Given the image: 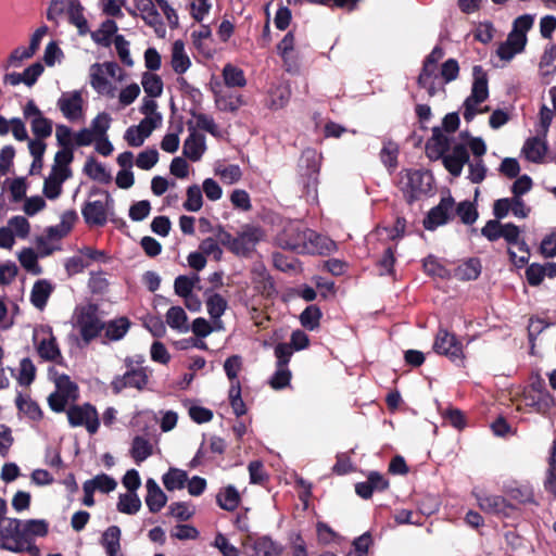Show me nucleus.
Here are the masks:
<instances>
[{"mask_svg": "<svg viewBox=\"0 0 556 556\" xmlns=\"http://www.w3.org/2000/svg\"><path fill=\"white\" fill-rule=\"evenodd\" d=\"M38 253L33 249H24L18 254L21 265L31 275H39L41 268L38 265Z\"/></svg>", "mask_w": 556, "mask_h": 556, "instance_id": "8fccbe9b", "label": "nucleus"}, {"mask_svg": "<svg viewBox=\"0 0 556 556\" xmlns=\"http://www.w3.org/2000/svg\"><path fill=\"white\" fill-rule=\"evenodd\" d=\"M125 72L115 62L94 63L89 68V77L91 87L103 97L113 99L116 97V88L108 79L115 78L123 81Z\"/></svg>", "mask_w": 556, "mask_h": 556, "instance_id": "7ed1b4c3", "label": "nucleus"}, {"mask_svg": "<svg viewBox=\"0 0 556 556\" xmlns=\"http://www.w3.org/2000/svg\"><path fill=\"white\" fill-rule=\"evenodd\" d=\"M241 497L233 485L223 488L216 495L217 505L227 511H233L240 505Z\"/></svg>", "mask_w": 556, "mask_h": 556, "instance_id": "c756f323", "label": "nucleus"}, {"mask_svg": "<svg viewBox=\"0 0 556 556\" xmlns=\"http://www.w3.org/2000/svg\"><path fill=\"white\" fill-rule=\"evenodd\" d=\"M192 65L191 59L182 40H176L170 48V66L178 74H185Z\"/></svg>", "mask_w": 556, "mask_h": 556, "instance_id": "bb28decb", "label": "nucleus"}, {"mask_svg": "<svg viewBox=\"0 0 556 556\" xmlns=\"http://www.w3.org/2000/svg\"><path fill=\"white\" fill-rule=\"evenodd\" d=\"M443 55V49L434 47L431 53L426 58L422 70L418 76V85L427 89L430 97L434 96L439 88L442 89L441 77L438 74V63Z\"/></svg>", "mask_w": 556, "mask_h": 556, "instance_id": "423d86ee", "label": "nucleus"}, {"mask_svg": "<svg viewBox=\"0 0 556 556\" xmlns=\"http://www.w3.org/2000/svg\"><path fill=\"white\" fill-rule=\"evenodd\" d=\"M522 153L531 162H541L546 153V144L540 138H530L525 142Z\"/></svg>", "mask_w": 556, "mask_h": 556, "instance_id": "e433bc0d", "label": "nucleus"}, {"mask_svg": "<svg viewBox=\"0 0 556 556\" xmlns=\"http://www.w3.org/2000/svg\"><path fill=\"white\" fill-rule=\"evenodd\" d=\"M190 132L184 142L182 154L192 162L201 160L206 150L205 137L195 128H189Z\"/></svg>", "mask_w": 556, "mask_h": 556, "instance_id": "b1692460", "label": "nucleus"}, {"mask_svg": "<svg viewBox=\"0 0 556 556\" xmlns=\"http://www.w3.org/2000/svg\"><path fill=\"white\" fill-rule=\"evenodd\" d=\"M323 313L316 305H308L300 315L301 325L309 330L314 331L319 328Z\"/></svg>", "mask_w": 556, "mask_h": 556, "instance_id": "79ce46f5", "label": "nucleus"}, {"mask_svg": "<svg viewBox=\"0 0 556 556\" xmlns=\"http://www.w3.org/2000/svg\"><path fill=\"white\" fill-rule=\"evenodd\" d=\"M66 415L71 427H85L90 434L98 432L100 419L98 410L92 404L71 405L66 410Z\"/></svg>", "mask_w": 556, "mask_h": 556, "instance_id": "6e6552de", "label": "nucleus"}, {"mask_svg": "<svg viewBox=\"0 0 556 556\" xmlns=\"http://www.w3.org/2000/svg\"><path fill=\"white\" fill-rule=\"evenodd\" d=\"M227 305V301L220 294L213 293L208 295L206 300V308L215 325L220 324L219 318L225 313Z\"/></svg>", "mask_w": 556, "mask_h": 556, "instance_id": "37998d69", "label": "nucleus"}, {"mask_svg": "<svg viewBox=\"0 0 556 556\" xmlns=\"http://www.w3.org/2000/svg\"><path fill=\"white\" fill-rule=\"evenodd\" d=\"M291 377L292 374L288 367H276L268 383L274 390H282L290 384Z\"/></svg>", "mask_w": 556, "mask_h": 556, "instance_id": "e2e57ef3", "label": "nucleus"}, {"mask_svg": "<svg viewBox=\"0 0 556 556\" xmlns=\"http://www.w3.org/2000/svg\"><path fill=\"white\" fill-rule=\"evenodd\" d=\"M99 308L96 304H88L77 308L76 327L86 344L94 340L105 327L99 317Z\"/></svg>", "mask_w": 556, "mask_h": 556, "instance_id": "39448f33", "label": "nucleus"}, {"mask_svg": "<svg viewBox=\"0 0 556 556\" xmlns=\"http://www.w3.org/2000/svg\"><path fill=\"white\" fill-rule=\"evenodd\" d=\"M137 9L141 12L146 23L152 26L160 37H164L166 29L154 2L152 0H137Z\"/></svg>", "mask_w": 556, "mask_h": 556, "instance_id": "a878e982", "label": "nucleus"}, {"mask_svg": "<svg viewBox=\"0 0 556 556\" xmlns=\"http://www.w3.org/2000/svg\"><path fill=\"white\" fill-rule=\"evenodd\" d=\"M52 291L53 287L49 283L48 280H36L31 289L30 302L35 307L42 309L46 306Z\"/></svg>", "mask_w": 556, "mask_h": 556, "instance_id": "72a5a7b5", "label": "nucleus"}, {"mask_svg": "<svg viewBox=\"0 0 556 556\" xmlns=\"http://www.w3.org/2000/svg\"><path fill=\"white\" fill-rule=\"evenodd\" d=\"M530 211L522 198L516 195L498 199L493 204V214L497 219L505 218L509 212L517 218H526Z\"/></svg>", "mask_w": 556, "mask_h": 556, "instance_id": "6ab92c4d", "label": "nucleus"}, {"mask_svg": "<svg viewBox=\"0 0 556 556\" xmlns=\"http://www.w3.org/2000/svg\"><path fill=\"white\" fill-rule=\"evenodd\" d=\"M146 486V504L151 513H159L165 506L167 496L152 478L147 480Z\"/></svg>", "mask_w": 556, "mask_h": 556, "instance_id": "cd10ccee", "label": "nucleus"}, {"mask_svg": "<svg viewBox=\"0 0 556 556\" xmlns=\"http://www.w3.org/2000/svg\"><path fill=\"white\" fill-rule=\"evenodd\" d=\"M49 532V523L43 519H29L24 523V538H43Z\"/></svg>", "mask_w": 556, "mask_h": 556, "instance_id": "4d7b16f0", "label": "nucleus"}, {"mask_svg": "<svg viewBox=\"0 0 556 556\" xmlns=\"http://www.w3.org/2000/svg\"><path fill=\"white\" fill-rule=\"evenodd\" d=\"M407 179L406 186L410 189L413 195L427 192L430 188L431 176L420 170H407L405 174Z\"/></svg>", "mask_w": 556, "mask_h": 556, "instance_id": "c85d7f7f", "label": "nucleus"}, {"mask_svg": "<svg viewBox=\"0 0 556 556\" xmlns=\"http://www.w3.org/2000/svg\"><path fill=\"white\" fill-rule=\"evenodd\" d=\"M214 172L227 185L237 184L242 177L241 168L236 164H219L215 167Z\"/></svg>", "mask_w": 556, "mask_h": 556, "instance_id": "49530a36", "label": "nucleus"}, {"mask_svg": "<svg viewBox=\"0 0 556 556\" xmlns=\"http://www.w3.org/2000/svg\"><path fill=\"white\" fill-rule=\"evenodd\" d=\"M433 351L437 354L448 357L457 366H464L465 354L463 344L454 333L448 332L446 329H439L433 342Z\"/></svg>", "mask_w": 556, "mask_h": 556, "instance_id": "1a4fd4ad", "label": "nucleus"}, {"mask_svg": "<svg viewBox=\"0 0 556 556\" xmlns=\"http://www.w3.org/2000/svg\"><path fill=\"white\" fill-rule=\"evenodd\" d=\"M144 362L143 356L136 357L127 356L124 359L126 371L123 375H117L111 381V389L114 394H119L124 389H136L143 391L149 383V376L151 371L148 367L142 366Z\"/></svg>", "mask_w": 556, "mask_h": 556, "instance_id": "f03ea898", "label": "nucleus"}, {"mask_svg": "<svg viewBox=\"0 0 556 556\" xmlns=\"http://www.w3.org/2000/svg\"><path fill=\"white\" fill-rule=\"evenodd\" d=\"M24 539V523L17 518H4L0 522V548L2 545L12 546Z\"/></svg>", "mask_w": 556, "mask_h": 556, "instance_id": "4be33fe9", "label": "nucleus"}, {"mask_svg": "<svg viewBox=\"0 0 556 556\" xmlns=\"http://www.w3.org/2000/svg\"><path fill=\"white\" fill-rule=\"evenodd\" d=\"M305 245L309 249H303V253L308 254H330L337 250V244L328 237L316 233L307 229Z\"/></svg>", "mask_w": 556, "mask_h": 556, "instance_id": "393cba45", "label": "nucleus"}, {"mask_svg": "<svg viewBox=\"0 0 556 556\" xmlns=\"http://www.w3.org/2000/svg\"><path fill=\"white\" fill-rule=\"evenodd\" d=\"M15 404L17 409L25 414L29 419L40 421L43 418V412L39 404L30 397H24L22 393H18L15 399Z\"/></svg>", "mask_w": 556, "mask_h": 556, "instance_id": "f704fd0d", "label": "nucleus"}, {"mask_svg": "<svg viewBox=\"0 0 556 556\" xmlns=\"http://www.w3.org/2000/svg\"><path fill=\"white\" fill-rule=\"evenodd\" d=\"M228 397L235 415L238 417L243 416L247 413V406L241 396L240 382L230 384Z\"/></svg>", "mask_w": 556, "mask_h": 556, "instance_id": "864d4df0", "label": "nucleus"}, {"mask_svg": "<svg viewBox=\"0 0 556 556\" xmlns=\"http://www.w3.org/2000/svg\"><path fill=\"white\" fill-rule=\"evenodd\" d=\"M112 203L113 200L106 192L101 193L100 199L89 200L81 210L86 223L91 226H103Z\"/></svg>", "mask_w": 556, "mask_h": 556, "instance_id": "f8f14e48", "label": "nucleus"}, {"mask_svg": "<svg viewBox=\"0 0 556 556\" xmlns=\"http://www.w3.org/2000/svg\"><path fill=\"white\" fill-rule=\"evenodd\" d=\"M141 508V501L139 496L134 494H121L117 503V509L121 513L134 515Z\"/></svg>", "mask_w": 556, "mask_h": 556, "instance_id": "5fc2aeb1", "label": "nucleus"}, {"mask_svg": "<svg viewBox=\"0 0 556 556\" xmlns=\"http://www.w3.org/2000/svg\"><path fill=\"white\" fill-rule=\"evenodd\" d=\"M242 368V358L240 355H231L226 358L224 363V370L226 372L227 378L230 380V384L236 382H240L238 379V374Z\"/></svg>", "mask_w": 556, "mask_h": 556, "instance_id": "69168bd1", "label": "nucleus"}, {"mask_svg": "<svg viewBox=\"0 0 556 556\" xmlns=\"http://www.w3.org/2000/svg\"><path fill=\"white\" fill-rule=\"evenodd\" d=\"M468 147L473 154V160L468 162V178L473 184H480L486 175V167L482 160V156L486 152V146L481 138H470L468 140Z\"/></svg>", "mask_w": 556, "mask_h": 556, "instance_id": "2eb2a0df", "label": "nucleus"}, {"mask_svg": "<svg viewBox=\"0 0 556 556\" xmlns=\"http://www.w3.org/2000/svg\"><path fill=\"white\" fill-rule=\"evenodd\" d=\"M448 139L442 134L440 128H434L432 137L427 143V152L430 157H442L444 167L454 177H458L463 167L469 162V153L467 146L464 143H457L453 146L450 152Z\"/></svg>", "mask_w": 556, "mask_h": 556, "instance_id": "f257e3e1", "label": "nucleus"}, {"mask_svg": "<svg viewBox=\"0 0 556 556\" xmlns=\"http://www.w3.org/2000/svg\"><path fill=\"white\" fill-rule=\"evenodd\" d=\"M8 228L12 235L21 239H26L30 232V224L24 216H14L9 219Z\"/></svg>", "mask_w": 556, "mask_h": 556, "instance_id": "052dcab7", "label": "nucleus"}, {"mask_svg": "<svg viewBox=\"0 0 556 556\" xmlns=\"http://www.w3.org/2000/svg\"><path fill=\"white\" fill-rule=\"evenodd\" d=\"M24 115L29 119L31 131L38 139L51 136L52 122L43 116L34 101L27 102L24 108Z\"/></svg>", "mask_w": 556, "mask_h": 556, "instance_id": "aec40b11", "label": "nucleus"}, {"mask_svg": "<svg viewBox=\"0 0 556 556\" xmlns=\"http://www.w3.org/2000/svg\"><path fill=\"white\" fill-rule=\"evenodd\" d=\"M212 91L216 108L224 112H235L243 103L239 93L232 91L230 88L224 87L223 84L216 81L212 83Z\"/></svg>", "mask_w": 556, "mask_h": 556, "instance_id": "412c9836", "label": "nucleus"}, {"mask_svg": "<svg viewBox=\"0 0 556 556\" xmlns=\"http://www.w3.org/2000/svg\"><path fill=\"white\" fill-rule=\"evenodd\" d=\"M203 205L202 191L198 185L187 188V199L184 202V208L188 212H198Z\"/></svg>", "mask_w": 556, "mask_h": 556, "instance_id": "6e6d98bb", "label": "nucleus"}, {"mask_svg": "<svg viewBox=\"0 0 556 556\" xmlns=\"http://www.w3.org/2000/svg\"><path fill=\"white\" fill-rule=\"evenodd\" d=\"M542 76H551L556 73V45L547 47L540 61Z\"/></svg>", "mask_w": 556, "mask_h": 556, "instance_id": "09e8293b", "label": "nucleus"}, {"mask_svg": "<svg viewBox=\"0 0 556 556\" xmlns=\"http://www.w3.org/2000/svg\"><path fill=\"white\" fill-rule=\"evenodd\" d=\"M55 392L65 396L71 402H76L79 399V388L76 382L72 381L66 374L59 375L54 379Z\"/></svg>", "mask_w": 556, "mask_h": 556, "instance_id": "2f4dec72", "label": "nucleus"}, {"mask_svg": "<svg viewBox=\"0 0 556 556\" xmlns=\"http://www.w3.org/2000/svg\"><path fill=\"white\" fill-rule=\"evenodd\" d=\"M274 266L286 274L289 275H298L299 274V264L296 260L292 256H288L281 253H276L273 256Z\"/></svg>", "mask_w": 556, "mask_h": 556, "instance_id": "3c124183", "label": "nucleus"}, {"mask_svg": "<svg viewBox=\"0 0 556 556\" xmlns=\"http://www.w3.org/2000/svg\"><path fill=\"white\" fill-rule=\"evenodd\" d=\"M56 106L68 122L83 123L85 121V100L80 91L63 92L56 101Z\"/></svg>", "mask_w": 556, "mask_h": 556, "instance_id": "9b49d317", "label": "nucleus"}, {"mask_svg": "<svg viewBox=\"0 0 556 556\" xmlns=\"http://www.w3.org/2000/svg\"><path fill=\"white\" fill-rule=\"evenodd\" d=\"M295 39L293 33L289 31L278 43L277 50L283 61L287 72L295 73L299 71V58L294 51Z\"/></svg>", "mask_w": 556, "mask_h": 556, "instance_id": "5701e85b", "label": "nucleus"}, {"mask_svg": "<svg viewBox=\"0 0 556 556\" xmlns=\"http://www.w3.org/2000/svg\"><path fill=\"white\" fill-rule=\"evenodd\" d=\"M73 151L70 148H63L62 150L58 151L54 156V165L52 167V172L66 174V176L71 177L72 173L68 166L73 161Z\"/></svg>", "mask_w": 556, "mask_h": 556, "instance_id": "de8ad7c7", "label": "nucleus"}, {"mask_svg": "<svg viewBox=\"0 0 556 556\" xmlns=\"http://www.w3.org/2000/svg\"><path fill=\"white\" fill-rule=\"evenodd\" d=\"M481 263L478 258H469L458 266L456 275L462 278H478L481 275Z\"/></svg>", "mask_w": 556, "mask_h": 556, "instance_id": "0e129e2a", "label": "nucleus"}, {"mask_svg": "<svg viewBox=\"0 0 556 556\" xmlns=\"http://www.w3.org/2000/svg\"><path fill=\"white\" fill-rule=\"evenodd\" d=\"M70 178L66 174H60L58 172H52L46 178L43 185V193L48 199L54 200L62 192L63 182Z\"/></svg>", "mask_w": 556, "mask_h": 556, "instance_id": "4c0bfd02", "label": "nucleus"}, {"mask_svg": "<svg viewBox=\"0 0 556 556\" xmlns=\"http://www.w3.org/2000/svg\"><path fill=\"white\" fill-rule=\"evenodd\" d=\"M307 228L298 223L287 225L283 230L278 235V244L288 250L303 253V249H308L305 245Z\"/></svg>", "mask_w": 556, "mask_h": 556, "instance_id": "ddd939ff", "label": "nucleus"}, {"mask_svg": "<svg viewBox=\"0 0 556 556\" xmlns=\"http://www.w3.org/2000/svg\"><path fill=\"white\" fill-rule=\"evenodd\" d=\"M506 498L519 505L535 503L534 493L529 485L509 486L505 490Z\"/></svg>", "mask_w": 556, "mask_h": 556, "instance_id": "c9c22d12", "label": "nucleus"}, {"mask_svg": "<svg viewBox=\"0 0 556 556\" xmlns=\"http://www.w3.org/2000/svg\"><path fill=\"white\" fill-rule=\"evenodd\" d=\"M141 85L150 98H159L163 93V80L157 74L144 72L141 77Z\"/></svg>", "mask_w": 556, "mask_h": 556, "instance_id": "ea45409f", "label": "nucleus"}, {"mask_svg": "<svg viewBox=\"0 0 556 556\" xmlns=\"http://www.w3.org/2000/svg\"><path fill=\"white\" fill-rule=\"evenodd\" d=\"M455 213V202L452 197H444L440 203L432 207L424 220V226L428 230H434L439 226L446 224Z\"/></svg>", "mask_w": 556, "mask_h": 556, "instance_id": "f3484780", "label": "nucleus"}, {"mask_svg": "<svg viewBox=\"0 0 556 556\" xmlns=\"http://www.w3.org/2000/svg\"><path fill=\"white\" fill-rule=\"evenodd\" d=\"M223 78H224V87L235 88V87H244L247 85V79L244 77V73L241 68L228 63L223 68Z\"/></svg>", "mask_w": 556, "mask_h": 556, "instance_id": "58836bf2", "label": "nucleus"}, {"mask_svg": "<svg viewBox=\"0 0 556 556\" xmlns=\"http://www.w3.org/2000/svg\"><path fill=\"white\" fill-rule=\"evenodd\" d=\"M188 481L187 472L177 469L170 468L168 472L163 476V484L168 491H174L176 489H182Z\"/></svg>", "mask_w": 556, "mask_h": 556, "instance_id": "a18cd8bd", "label": "nucleus"}, {"mask_svg": "<svg viewBox=\"0 0 556 556\" xmlns=\"http://www.w3.org/2000/svg\"><path fill=\"white\" fill-rule=\"evenodd\" d=\"M140 92L141 89L137 83H131L123 87L118 94H116L118 99V106L121 109L129 106L138 99Z\"/></svg>", "mask_w": 556, "mask_h": 556, "instance_id": "603ef678", "label": "nucleus"}, {"mask_svg": "<svg viewBox=\"0 0 556 556\" xmlns=\"http://www.w3.org/2000/svg\"><path fill=\"white\" fill-rule=\"evenodd\" d=\"M187 314L180 306H172L166 313V323L173 329L186 328Z\"/></svg>", "mask_w": 556, "mask_h": 556, "instance_id": "774afa93", "label": "nucleus"}, {"mask_svg": "<svg viewBox=\"0 0 556 556\" xmlns=\"http://www.w3.org/2000/svg\"><path fill=\"white\" fill-rule=\"evenodd\" d=\"M112 118L106 112L99 113L90 123V131L97 137L108 136L106 132L111 127Z\"/></svg>", "mask_w": 556, "mask_h": 556, "instance_id": "680f3d73", "label": "nucleus"}, {"mask_svg": "<svg viewBox=\"0 0 556 556\" xmlns=\"http://www.w3.org/2000/svg\"><path fill=\"white\" fill-rule=\"evenodd\" d=\"M556 277V263L532 264L527 269V278Z\"/></svg>", "mask_w": 556, "mask_h": 556, "instance_id": "13d9d810", "label": "nucleus"}, {"mask_svg": "<svg viewBox=\"0 0 556 556\" xmlns=\"http://www.w3.org/2000/svg\"><path fill=\"white\" fill-rule=\"evenodd\" d=\"M84 170L91 179L94 180L106 181L110 177L104 166L92 157L87 160Z\"/></svg>", "mask_w": 556, "mask_h": 556, "instance_id": "338daca9", "label": "nucleus"}, {"mask_svg": "<svg viewBox=\"0 0 556 556\" xmlns=\"http://www.w3.org/2000/svg\"><path fill=\"white\" fill-rule=\"evenodd\" d=\"M489 96L486 75L481 66L473 67V84L470 96L464 102V118L470 122L477 113L478 105L486 100Z\"/></svg>", "mask_w": 556, "mask_h": 556, "instance_id": "0eeeda50", "label": "nucleus"}, {"mask_svg": "<svg viewBox=\"0 0 556 556\" xmlns=\"http://www.w3.org/2000/svg\"><path fill=\"white\" fill-rule=\"evenodd\" d=\"M533 21V17L528 14L521 15L515 20L513 29L506 41L498 47L497 54L501 59L509 61L525 49L527 33L531 29Z\"/></svg>", "mask_w": 556, "mask_h": 556, "instance_id": "20e7f679", "label": "nucleus"}, {"mask_svg": "<svg viewBox=\"0 0 556 556\" xmlns=\"http://www.w3.org/2000/svg\"><path fill=\"white\" fill-rule=\"evenodd\" d=\"M153 454L152 443L141 435H136L131 442L130 456L137 465H140Z\"/></svg>", "mask_w": 556, "mask_h": 556, "instance_id": "7c9ffc66", "label": "nucleus"}, {"mask_svg": "<svg viewBox=\"0 0 556 556\" xmlns=\"http://www.w3.org/2000/svg\"><path fill=\"white\" fill-rule=\"evenodd\" d=\"M242 545L249 556H280L282 553V546L267 535H248Z\"/></svg>", "mask_w": 556, "mask_h": 556, "instance_id": "dca6fc26", "label": "nucleus"}, {"mask_svg": "<svg viewBox=\"0 0 556 556\" xmlns=\"http://www.w3.org/2000/svg\"><path fill=\"white\" fill-rule=\"evenodd\" d=\"M105 262L102 251L85 248L67 260L65 267L68 275H78L85 268H91L94 264Z\"/></svg>", "mask_w": 556, "mask_h": 556, "instance_id": "4468645a", "label": "nucleus"}, {"mask_svg": "<svg viewBox=\"0 0 556 556\" xmlns=\"http://www.w3.org/2000/svg\"><path fill=\"white\" fill-rule=\"evenodd\" d=\"M83 7L78 1H74L70 4L67 13L68 21L71 24L77 27L80 35H86L89 31L88 22L84 16Z\"/></svg>", "mask_w": 556, "mask_h": 556, "instance_id": "c03bdc74", "label": "nucleus"}, {"mask_svg": "<svg viewBox=\"0 0 556 556\" xmlns=\"http://www.w3.org/2000/svg\"><path fill=\"white\" fill-rule=\"evenodd\" d=\"M130 320L123 316L105 324V337L111 341H118L125 337L130 328Z\"/></svg>", "mask_w": 556, "mask_h": 556, "instance_id": "473e14b6", "label": "nucleus"}, {"mask_svg": "<svg viewBox=\"0 0 556 556\" xmlns=\"http://www.w3.org/2000/svg\"><path fill=\"white\" fill-rule=\"evenodd\" d=\"M264 238L263 230L253 225H244L236 237L233 253L240 256H247L252 253L256 244Z\"/></svg>", "mask_w": 556, "mask_h": 556, "instance_id": "a211bd4d", "label": "nucleus"}, {"mask_svg": "<svg viewBox=\"0 0 556 556\" xmlns=\"http://www.w3.org/2000/svg\"><path fill=\"white\" fill-rule=\"evenodd\" d=\"M36 378V367L33 361L28 357H25L20 363V374L17 377V381L21 386L28 387L30 386Z\"/></svg>", "mask_w": 556, "mask_h": 556, "instance_id": "bf43d9fd", "label": "nucleus"}, {"mask_svg": "<svg viewBox=\"0 0 556 556\" xmlns=\"http://www.w3.org/2000/svg\"><path fill=\"white\" fill-rule=\"evenodd\" d=\"M38 355L45 359L54 362L56 358L62 357L61 351L56 343L55 337L51 333L49 339H43L37 346Z\"/></svg>", "mask_w": 556, "mask_h": 556, "instance_id": "a19ab883", "label": "nucleus"}, {"mask_svg": "<svg viewBox=\"0 0 556 556\" xmlns=\"http://www.w3.org/2000/svg\"><path fill=\"white\" fill-rule=\"evenodd\" d=\"M472 494L477 500L479 508L486 514L507 518L517 509V506L504 496L490 494L484 491H473Z\"/></svg>", "mask_w": 556, "mask_h": 556, "instance_id": "9d476101", "label": "nucleus"}]
</instances>
